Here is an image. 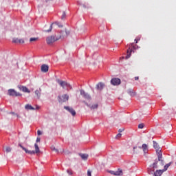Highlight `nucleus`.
I'll return each instance as SVG.
<instances>
[{
  "label": "nucleus",
  "instance_id": "6ab92c4d",
  "mask_svg": "<svg viewBox=\"0 0 176 176\" xmlns=\"http://www.w3.org/2000/svg\"><path fill=\"white\" fill-rule=\"evenodd\" d=\"M159 160H157V159H156L154 162V163L152 164V166H151V167H153V168H157V167H159Z\"/></svg>",
  "mask_w": 176,
  "mask_h": 176
},
{
  "label": "nucleus",
  "instance_id": "72a5a7b5",
  "mask_svg": "<svg viewBox=\"0 0 176 176\" xmlns=\"http://www.w3.org/2000/svg\"><path fill=\"white\" fill-rule=\"evenodd\" d=\"M144 126H145V125L144 124H139L138 129H142Z\"/></svg>",
  "mask_w": 176,
  "mask_h": 176
},
{
  "label": "nucleus",
  "instance_id": "de8ad7c7",
  "mask_svg": "<svg viewBox=\"0 0 176 176\" xmlns=\"http://www.w3.org/2000/svg\"><path fill=\"white\" fill-rule=\"evenodd\" d=\"M135 80H138V77H135Z\"/></svg>",
  "mask_w": 176,
  "mask_h": 176
},
{
  "label": "nucleus",
  "instance_id": "4be33fe9",
  "mask_svg": "<svg viewBox=\"0 0 176 176\" xmlns=\"http://www.w3.org/2000/svg\"><path fill=\"white\" fill-rule=\"evenodd\" d=\"M142 149H143L144 153H147L148 145L146 144H143L142 146Z\"/></svg>",
  "mask_w": 176,
  "mask_h": 176
},
{
  "label": "nucleus",
  "instance_id": "c756f323",
  "mask_svg": "<svg viewBox=\"0 0 176 176\" xmlns=\"http://www.w3.org/2000/svg\"><path fill=\"white\" fill-rule=\"evenodd\" d=\"M35 94H36L37 97L41 96V92L38 90L35 91Z\"/></svg>",
  "mask_w": 176,
  "mask_h": 176
},
{
  "label": "nucleus",
  "instance_id": "2f4dec72",
  "mask_svg": "<svg viewBox=\"0 0 176 176\" xmlns=\"http://www.w3.org/2000/svg\"><path fill=\"white\" fill-rule=\"evenodd\" d=\"M122 138V133H118L116 136V140H118V138Z\"/></svg>",
  "mask_w": 176,
  "mask_h": 176
},
{
  "label": "nucleus",
  "instance_id": "2eb2a0df",
  "mask_svg": "<svg viewBox=\"0 0 176 176\" xmlns=\"http://www.w3.org/2000/svg\"><path fill=\"white\" fill-rule=\"evenodd\" d=\"M153 148L156 151V153H157V151H162V149H160V147L159 146V144H157V142H156V141H153Z\"/></svg>",
  "mask_w": 176,
  "mask_h": 176
},
{
  "label": "nucleus",
  "instance_id": "9d476101",
  "mask_svg": "<svg viewBox=\"0 0 176 176\" xmlns=\"http://www.w3.org/2000/svg\"><path fill=\"white\" fill-rule=\"evenodd\" d=\"M157 159L158 162L160 160H163V153L162 152V150H157Z\"/></svg>",
  "mask_w": 176,
  "mask_h": 176
},
{
  "label": "nucleus",
  "instance_id": "f257e3e1",
  "mask_svg": "<svg viewBox=\"0 0 176 176\" xmlns=\"http://www.w3.org/2000/svg\"><path fill=\"white\" fill-rule=\"evenodd\" d=\"M61 35L56 37L54 36H50L47 37L46 42L47 45H53L55 42H57L59 39H61V38H65V36H68V34H69V31H63L61 32Z\"/></svg>",
  "mask_w": 176,
  "mask_h": 176
},
{
  "label": "nucleus",
  "instance_id": "8fccbe9b",
  "mask_svg": "<svg viewBox=\"0 0 176 176\" xmlns=\"http://www.w3.org/2000/svg\"><path fill=\"white\" fill-rule=\"evenodd\" d=\"M139 149H142V146H139Z\"/></svg>",
  "mask_w": 176,
  "mask_h": 176
},
{
  "label": "nucleus",
  "instance_id": "58836bf2",
  "mask_svg": "<svg viewBox=\"0 0 176 176\" xmlns=\"http://www.w3.org/2000/svg\"><path fill=\"white\" fill-rule=\"evenodd\" d=\"M98 104H94V106H92V109H96V108H98Z\"/></svg>",
  "mask_w": 176,
  "mask_h": 176
},
{
  "label": "nucleus",
  "instance_id": "7ed1b4c3",
  "mask_svg": "<svg viewBox=\"0 0 176 176\" xmlns=\"http://www.w3.org/2000/svg\"><path fill=\"white\" fill-rule=\"evenodd\" d=\"M68 100H69V96H68V94H64V95L58 96V102H60V103L67 102Z\"/></svg>",
  "mask_w": 176,
  "mask_h": 176
},
{
  "label": "nucleus",
  "instance_id": "aec40b11",
  "mask_svg": "<svg viewBox=\"0 0 176 176\" xmlns=\"http://www.w3.org/2000/svg\"><path fill=\"white\" fill-rule=\"evenodd\" d=\"M163 173H164L163 170H157L154 173V176H162V174H163Z\"/></svg>",
  "mask_w": 176,
  "mask_h": 176
},
{
  "label": "nucleus",
  "instance_id": "473e14b6",
  "mask_svg": "<svg viewBox=\"0 0 176 176\" xmlns=\"http://www.w3.org/2000/svg\"><path fill=\"white\" fill-rule=\"evenodd\" d=\"M153 170H152L151 168H148V174H153Z\"/></svg>",
  "mask_w": 176,
  "mask_h": 176
},
{
  "label": "nucleus",
  "instance_id": "c9c22d12",
  "mask_svg": "<svg viewBox=\"0 0 176 176\" xmlns=\"http://www.w3.org/2000/svg\"><path fill=\"white\" fill-rule=\"evenodd\" d=\"M124 130V128H121L118 130V133H123V131Z\"/></svg>",
  "mask_w": 176,
  "mask_h": 176
},
{
  "label": "nucleus",
  "instance_id": "603ef678",
  "mask_svg": "<svg viewBox=\"0 0 176 176\" xmlns=\"http://www.w3.org/2000/svg\"><path fill=\"white\" fill-rule=\"evenodd\" d=\"M140 39H141L140 38H138V41H140Z\"/></svg>",
  "mask_w": 176,
  "mask_h": 176
},
{
  "label": "nucleus",
  "instance_id": "423d86ee",
  "mask_svg": "<svg viewBox=\"0 0 176 176\" xmlns=\"http://www.w3.org/2000/svg\"><path fill=\"white\" fill-rule=\"evenodd\" d=\"M80 94L82 96V97H84V98H85L86 100H90V98H91V97H90V95L86 93L83 89L80 90Z\"/></svg>",
  "mask_w": 176,
  "mask_h": 176
},
{
  "label": "nucleus",
  "instance_id": "a878e982",
  "mask_svg": "<svg viewBox=\"0 0 176 176\" xmlns=\"http://www.w3.org/2000/svg\"><path fill=\"white\" fill-rule=\"evenodd\" d=\"M52 151H54L56 153H58V149L56 148L54 146H51Z\"/></svg>",
  "mask_w": 176,
  "mask_h": 176
},
{
  "label": "nucleus",
  "instance_id": "1a4fd4ad",
  "mask_svg": "<svg viewBox=\"0 0 176 176\" xmlns=\"http://www.w3.org/2000/svg\"><path fill=\"white\" fill-rule=\"evenodd\" d=\"M53 24L46 25L44 27V32H52V30H53Z\"/></svg>",
  "mask_w": 176,
  "mask_h": 176
},
{
  "label": "nucleus",
  "instance_id": "7c9ffc66",
  "mask_svg": "<svg viewBox=\"0 0 176 176\" xmlns=\"http://www.w3.org/2000/svg\"><path fill=\"white\" fill-rule=\"evenodd\" d=\"M6 151L7 152V153H9V152L12 151V148L6 147Z\"/></svg>",
  "mask_w": 176,
  "mask_h": 176
},
{
  "label": "nucleus",
  "instance_id": "b1692460",
  "mask_svg": "<svg viewBox=\"0 0 176 176\" xmlns=\"http://www.w3.org/2000/svg\"><path fill=\"white\" fill-rule=\"evenodd\" d=\"M38 41V38L36 37H32L30 38V42H36Z\"/></svg>",
  "mask_w": 176,
  "mask_h": 176
},
{
  "label": "nucleus",
  "instance_id": "ddd939ff",
  "mask_svg": "<svg viewBox=\"0 0 176 176\" xmlns=\"http://www.w3.org/2000/svg\"><path fill=\"white\" fill-rule=\"evenodd\" d=\"M41 72H44V73H46L49 71V66L47 65H43L41 66Z\"/></svg>",
  "mask_w": 176,
  "mask_h": 176
},
{
  "label": "nucleus",
  "instance_id": "0eeeda50",
  "mask_svg": "<svg viewBox=\"0 0 176 176\" xmlns=\"http://www.w3.org/2000/svg\"><path fill=\"white\" fill-rule=\"evenodd\" d=\"M111 83L113 86H119V85H120V79H119V78H112L111 80Z\"/></svg>",
  "mask_w": 176,
  "mask_h": 176
},
{
  "label": "nucleus",
  "instance_id": "a19ab883",
  "mask_svg": "<svg viewBox=\"0 0 176 176\" xmlns=\"http://www.w3.org/2000/svg\"><path fill=\"white\" fill-rule=\"evenodd\" d=\"M11 115H14V116H19L16 113H15L14 112H10V113Z\"/></svg>",
  "mask_w": 176,
  "mask_h": 176
},
{
  "label": "nucleus",
  "instance_id": "a18cd8bd",
  "mask_svg": "<svg viewBox=\"0 0 176 176\" xmlns=\"http://www.w3.org/2000/svg\"><path fill=\"white\" fill-rule=\"evenodd\" d=\"M55 24H57V25H58V27H63V25H58V23L56 22Z\"/></svg>",
  "mask_w": 176,
  "mask_h": 176
},
{
  "label": "nucleus",
  "instance_id": "f3484780",
  "mask_svg": "<svg viewBox=\"0 0 176 176\" xmlns=\"http://www.w3.org/2000/svg\"><path fill=\"white\" fill-rule=\"evenodd\" d=\"M19 90H21L24 93H30V90L26 87L20 85V86H19Z\"/></svg>",
  "mask_w": 176,
  "mask_h": 176
},
{
  "label": "nucleus",
  "instance_id": "bb28decb",
  "mask_svg": "<svg viewBox=\"0 0 176 176\" xmlns=\"http://www.w3.org/2000/svg\"><path fill=\"white\" fill-rule=\"evenodd\" d=\"M67 16V14L65 13V12H63L61 16V19L64 20V19H65V16Z\"/></svg>",
  "mask_w": 176,
  "mask_h": 176
},
{
  "label": "nucleus",
  "instance_id": "e433bc0d",
  "mask_svg": "<svg viewBox=\"0 0 176 176\" xmlns=\"http://www.w3.org/2000/svg\"><path fill=\"white\" fill-rule=\"evenodd\" d=\"M37 135H42V131H41L40 130L37 131Z\"/></svg>",
  "mask_w": 176,
  "mask_h": 176
},
{
  "label": "nucleus",
  "instance_id": "39448f33",
  "mask_svg": "<svg viewBox=\"0 0 176 176\" xmlns=\"http://www.w3.org/2000/svg\"><path fill=\"white\" fill-rule=\"evenodd\" d=\"M8 96H12V97H19L21 96L20 93H17L14 89H9L8 91Z\"/></svg>",
  "mask_w": 176,
  "mask_h": 176
},
{
  "label": "nucleus",
  "instance_id": "4c0bfd02",
  "mask_svg": "<svg viewBox=\"0 0 176 176\" xmlns=\"http://www.w3.org/2000/svg\"><path fill=\"white\" fill-rule=\"evenodd\" d=\"M87 176H91V171L90 170H87Z\"/></svg>",
  "mask_w": 176,
  "mask_h": 176
},
{
  "label": "nucleus",
  "instance_id": "393cba45",
  "mask_svg": "<svg viewBox=\"0 0 176 176\" xmlns=\"http://www.w3.org/2000/svg\"><path fill=\"white\" fill-rule=\"evenodd\" d=\"M158 162H159V166H164V160H161L158 161Z\"/></svg>",
  "mask_w": 176,
  "mask_h": 176
},
{
  "label": "nucleus",
  "instance_id": "cd10ccee",
  "mask_svg": "<svg viewBox=\"0 0 176 176\" xmlns=\"http://www.w3.org/2000/svg\"><path fill=\"white\" fill-rule=\"evenodd\" d=\"M136 149H137V146L133 147V153H140V151Z\"/></svg>",
  "mask_w": 176,
  "mask_h": 176
},
{
  "label": "nucleus",
  "instance_id": "4468645a",
  "mask_svg": "<svg viewBox=\"0 0 176 176\" xmlns=\"http://www.w3.org/2000/svg\"><path fill=\"white\" fill-rule=\"evenodd\" d=\"M12 42L13 43H24V39L14 38L12 39Z\"/></svg>",
  "mask_w": 176,
  "mask_h": 176
},
{
  "label": "nucleus",
  "instance_id": "f704fd0d",
  "mask_svg": "<svg viewBox=\"0 0 176 176\" xmlns=\"http://www.w3.org/2000/svg\"><path fill=\"white\" fill-rule=\"evenodd\" d=\"M67 174H69V175H72V171L69 170H67Z\"/></svg>",
  "mask_w": 176,
  "mask_h": 176
},
{
  "label": "nucleus",
  "instance_id": "20e7f679",
  "mask_svg": "<svg viewBox=\"0 0 176 176\" xmlns=\"http://www.w3.org/2000/svg\"><path fill=\"white\" fill-rule=\"evenodd\" d=\"M25 109H26V111H38L39 109H41V107L36 105L35 107H33L31 106V104H26L25 106Z\"/></svg>",
  "mask_w": 176,
  "mask_h": 176
},
{
  "label": "nucleus",
  "instance_id": "f03ea898",
  "mask_svg": "<svg viewBox=\"0 0 176 176\" xmlns=\"http://www.w3.org/2000/svg\"><path fill=\"white\" fill-rule=\"evenodd\" d=\"M19 146L23 149L25 152V153H28L29 155H35V153H39L41 152V150L39 149V146H38V144H34L35 151H30L27 149L25 147H23L21 144H19Z\"/></svg>",
  "mask_w": 176,
  "mask_h": 176
},
{
  "label": "nucleus",
  "instance_id": "ea45409f",
  "mask_svg": "<svg viewBox=\"0 0 176 176\" xmlns=\"http://www.w3.org/2000/svg\"><path fill=\"white\" fill-rule=\"evenodd\" d=\"M131 53L128 54L126 55V60H127L129 57H131Z\"/></svg>",
  "mask_w": 176,
  "mask_h": 176
},
{
  "label": "nucleus",
  "instance_id": "09e8293b",
  "mask_svg": "<svg viewBox=\"0 0 176 176\" xmlns=\"http://www.w3.org/2000/svg\"><path fill=\"white\" fill-rule=\"evenodd\" d=\"M107 173H109V174H111V170H108Z\"/></svg>",
  "mask_w": 176,
  "mask_h": 176
},
{
  "label": "nucleus",
  "instance_id": "37998d69",
  "mask_svg": "<svg viewBox=\"0 0 176 176\" xmlns=\"http://www.w3.org/2000/svg\"><path fill=\"white\" fill-rule=\"evenodd\" d=\"M41 142V138H37L36 140V142Z\"/></svg>",
  "mask_w": 176,
  "mask_h": 176
},
{
  "label": "nucleus",
  "instance_id": "5701e85b",
  "mask_svg": "<svg viewBox=\"0 0 176 176\" xmlns=\"http://www.w3.org/2000/svg\"><path fill=\"white\" fill-rule=\"evenodd\" d=\"M173 162H169L168 164H166L165 166H164V169H162V170H164V171H167V169L168 168V167L170 166H171V164H172Z\"/></svg>",
  "mask_w": 176,
  "mask_h": 176
},
{
  "label": "nucleus",
  "instance_id": "a211bd4d",
  "mask_svg": "<svg viewBox=\"0 0 176 176\" xmlns=\"http://www.w3.org/2000/svg\"><path fill=\"white\" fill-rule=\"evenodd\" d=\"M126 93H128L131 97H134V96H135V91H134V89H127Z\"/></svg>",
  "mask_w": 176,
  "mask_h": 176
},
{
  "label": "nucleus",
  "instance_id": "9b49d317",
  "mask_svg": "<svg viewBox=\"0 0 176 176\" xmlns=\"http://www.w3.org/2000/svg\"><path fill=\"white\" fill-rule=\"evenodd\" d=\"M111 174H113V175L122 176L123 175V171H122V170H117L116 172L113 170H111Z\"/></svg>",
  "mask_w": 176,
  "mask_h": 176
},
{
  "label": "nucleus",
  "instance_id": "dca6fc26",
  "mask_svg": "<svg viewBox=\"0 0 176 176\" xmlns=\"http://www.w3.org/2000/svg\"><path fill=\"white\" fill-rule=\"evenodd\" d=\"M79 156L81 157L82 160L86 161L89 159V155L85 153H79Z\"/></svg>",
  "mask_w": 176,
  "mask_h": 176
},
{
  "label": "nucleus",
  "instance_id": "864d4df0",
  "mask_svg": "<svg viewBox=\"0 0 176 176\" xmlns=\"http://www.w3.org/2000/svg\"><path fill=\"white\" fill-rule=\"evenodd\" d=\"M60 152H62V153L64 152V150H62V151H60Z\"/></svg>",
  "mask_w": 176,
  "mask_h": 176
},
{
  "label": "nucleus",
  "instance_id": "79ce46f5",
  "mask_svg": "<svg viewBox=\"0 0 176 176\" xmlns=\"http://www.w3.org/2000/svg\"><path fill=\"white\" fill-rule=\"evenodd\" d=\"M69 87V89H70L71 90H72V86L71 85H69V83H68V85H67V87Z\"/></svg>",
  "mask_w": 176,
  "mask_h": 176
},
{
  "label": "nucleus",
  "instance_id": "c85d7f7f",
  "mask_svg": "<svg viewBox=\"0 0 176 176\" xmlns=\"http://www.w3.org/2000/svg\"><path fill=\"white\" fill-rule=\"evenodd\" d=\"M69 112L72 115V116H75V115H76V111H69Z\"/></svg>",
  "mask_w": 176,
  "mask_h": 176
},
{
  "label": "nucleus",
  "instance_id": "c03bdc74",
  "mask_svg": "<svg viewBox=\"0 0 176 176\" xmlns=\"http://www.w3.org/2000/svg\"><path fill=\"white\" fill-rule=\"evenodd\" d=\"M65 109H66L67 111H71V109L68 107H65Z\"/></svg>",
  "mask_w": 176,
  "mask_h": 176
},
{
  "label": "nucleus",
  "instance_id": "6e6552de",
  "mask_svg": "<svg viewBox=\"0 0 176 176\" xmlns=\"http://www.w3.org/2000/svg\"><path fill=\"white\" fill-rule=\"evenodd\" d=\"M57 82L58 83V85H60V86H61V87H63V89H65V87L69 86L68 82H67L65 81L60 80V79L57 80Z\"/></svg>",
  "mask_w": 176,
  "mask_h": 176
},
{
  "label": "nucleus",
  "instance_id": "412c9836",
  "mask_svg": "<svg viewBox=\"0 0 176 176\" xmlns=\"http://www.w3.org/2000/svg\"><path fill=\"white\" fill-rule=\"evenodd\" d=\"M136 115L138 118H142V116H145V115H146V113H144V111H138L136 113Z\"/></svg>",
  "mask_w": 176,
  "mask_h": 176
},
{
  "label": "nucleus",
  "instance_id": "3c124183",
  "mask_svg": "<svg viewBox=\"0 0 176 176\" xmlns=\"http://www.w3.org/2000/svg\"><path fill=\"white\" fill-rule=\"evenodd\" d=\"M49 1H52V0H45L46 2H49Z\"/></svg>",
  "mask_w": 176,
  "mask_h": 176
},
{
  "label": "nucleus",
  "instance_id": "49530a36",
  "mask_svg": "<svg viewBox=\"0 0 176 176\" xmlns=\"http://www.w3.org/2000/svg\"><path fill=\"white\" fill-rule=\"evenodd\" d=\"M135 43H138V40L137 38L135 39Z\"/></svg>",
  "mask_w": 176,
  "mask_h": 176
},
{
  "label": "nucleus",
  "instance_id": "f8f14e48",
  "mask_svg": "<svg viewBox=\"0 0 176 176\" xmlns=\"http://www.w3.org/2000/svg\"><path fill=\"white\" fill-rule=\"evenodd\" d=\"M104 86H105V85H104V83L98 82L96 85V89H98L99 91H101V90H102V89H104Z\"/></svg>",
  "mask_w": 176,
  "mask_h": 176
}]
</instances>
